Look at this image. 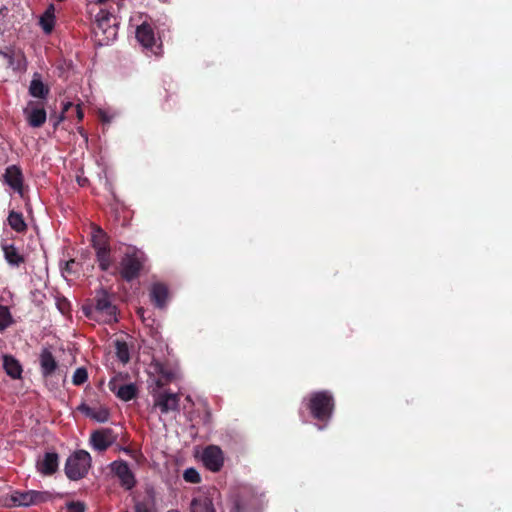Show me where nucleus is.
<instances>
[{"label": "nucleus", "mask_w": 512, "mask_h": 512, "mask_svg": "<svg viewBox=\"0 0 512 512\" xmlns=\"http://www.w3.org/2000/svg\"><path fill=\"white\" fill-rule=\"evenodd\" d=\"M110 412L105 407H100L98 409H93L90 418L94 419L97 422L105 423L109 420Z\"/></svg>", "instance_id": "nucleus-32"}, {"label": "nucleus", "mask_w": 512, "mask_h": 512, "mask_svg": "<svg viewBox=\"0 0 512 512\" xmlns=\"http://www.w3.org/2000/svg\"><path fill=\"white\" fill-rule=\"evenodd\" d=\"M96 252V259L101 271H108L113 265V258L111 256V248H104Z\"/></svg>", "instance_id": "nucleus-26"}, {"label": "nucleus", "mask_w": 512, "mask_h": 512, "mask_svg": "<svg viewBox=\"0 0 512 512\" xmlns=\"http://www.w3.org/2000/svg\"><path fill=\"white\" fill-rule=\"evenodd\" d=\"M155 370L159 374V376L166 380V382H171L174 378V373L167 369L163 364L157 363L155 365Z\"/></svg>", "instance_id": "nucleus-35"}, {"label": "nucleus", "mask_w": 512, "mask_h": 512, "mask_svg": "<svg viewBox=\"0 0 512 512\" xmlns=\"http://www.w3.org/2000/svg\"><path fill=\"white\" fill-rule=\"evenodd\" d=\"M91 456L85 450H77L70 455L65 463V474L68 479L77 481L84 478L91 467Z\"/></svg>", "instance_id": "nucleus-3"}, {"label": "nucleus", "mask_w": 512, "mask_h": 512, "mask_svg": "<svg viewBox=\"0 0 512 512\" xmlns=\"http://www.w3.org/2000/svg\"><path fill=\"white\" fill-rule=\"evenodd\" d=\"M83 311L90 319L101 320L108 324L117 321V307L112 303L110 294L104 289H100L96 292L94 305L84 307Z\"/></svg>", "instance_id": "nucleus-2"}, {"label": "nucleus", "mask_w": 512, "mask_h": 512, "mask_svg": "<svg viewBox=\"0 0 512 512\" xmlns=\"http://www.w3.org/2000/svg\"><path fill=\"white\" fill-rule=\"evenodd\" d=\"M254 498L250 489L243 487L240 488L233 496L232 512H245L251 505V500Z\"/></svg>", "instance_id": "nucleus-15"}, {"label": "nucleus", "mask_w": 512, "mask_h": 512, "mask_svg": "<svg viewBox=\"0 0 512 512\" xmlns=\"http://www.w3.org/2000/svg\"><path fill=\"white\" fill-rule=\"evenodd\" d=\"M117 438L118 435L112 428H101L91 433L90 444L94 450L104 452L117 441Z\"/></svg>", "instance_id": "nucleus-6"}, {"label": "nucleus", "mask_w": 512, "mask_h": 512, "mask_svg": "<svg viewBox=\"0 0 512 512\" xmlns=\"http://www.w3.org/2000/svg\"><path fill=\"white\" fill-rule=\"evenodd\" d=\"M55 6L50 4L40 16L39 25L45 34H51L55 26Z\"/></svg>", "instance_id": "nucleus-21"}, {"label": "nucleus", "mask_w": 512, "mask_h": 512, "mask_svg": "<svg viewBox=\"0 0 512 512\" xmlns=\"http://www.w3.org/2000/svg\"><path fill=\"white\" fill-rule=\"evenodd\" d=\"M73 107L75 108V112H76V116H77L78 120L81 121L84 117V113L81 108V105L77 104L76 106L73 105Z\"/></svg>", "instance_id": "nucleus-40"}, {"label": "nucleus", "mask_w": 512, "mask_h": 512, "mask_svg": "<svg viewBox=\"0 0 512 512\" xmlns=\"http://www.w3.org/2000/svg\"><path fill=\"white\" fill-rule=\"evenodd\" d=\"M78 410L81 411L82 413H84L87 417H90L91 416V413L93 411V408L89 407L87 404L85 403H82L79 407H78Z\"/></svg>", "instance_id": "nucleus-39"}, {"label": "nucleus", "mask_w": 512, "mask_h": 512, "mask_svg": "<svg viewBox=\"0 0 512 512\" xmlns=\"http://www.w3.org/2000/svg\"><path fill=\"white\" fill-rule=\"evenodd\" d=\"M306 408L315 420L326 424L333 415L335 400L328 390L313 392L306 398Z\"/></svg>", "instance_id": "nucleus-1"}, {"label": "nucleus", "mask_w": 512, "mask_h": 512, "mask_svg": "<svg viewBox=\"0 0 512 512\" xmlns=\"http://www.w3.org/2000/svg\"><path fill=\"white\" fill-rule=\"evenodd\" d=\"M108 386L111 392L125 402L136 398L138 394V388L134 383L118 385L117 381L113 379L109 382Z\"/></svg>", "instance_id": "nucleus-13"}, {"label": "nucleus", "mask_w": 512, "mask_h": 512, "mask_svg": "<svg viewBox=\"0 0 512 512\" xmlns=\"http://www.w3.org/2000/svg\"><path fill=\"white\" fill-rule=\"evenodd\" d=\"M91 243L95 251L110 247L107 233L99 226L93 227Z\"/></svg>", "instance_id": "nucleus-24"}, {"label": "nucleus", "mask_w": 512, "mask_h": 512, "mask_svg": "<svg viewBox=\"0 0 512 512\" xmlns=\"http://www.w3.org/2000/svg\"><path fill=\"white\" fill-rule=\"evenodd\" d=\"M154 406L158 407L163 414H167L171 411L179 410V395L177 393H171L169 391L155 392L153 393Z\"/></svg>", "instance_id": "nucleus-9"}, {"label": "nucleus", "mask_w": 512, "mask_h": 512, "mask_svg": "<svg viewBox=\"0 0 512 512\" xmlns=\"http://www.w3.org/2000/svg\"><path fill=\"white\" fill-rule=\"evenodd\" d=\"M109 0H94V2L96 4H105L106 2H108Z\"/></svg>", "instance_id": "nucleus-43"}, {"label": "nucleus", "mask_w": 512, "mask_h": 512, "mask_svg": "<svg viewBox=\"0 0 512 512\" xmlns=\"http://www.w3.org/2000/svg\"><path fill=\"white\" fill-rule=\"evenodd\" d=\"M202 461L208 470L219 472L224 465V453L219 446L208 445L203 450Z\"/></svg>", "instance_id": "nucleus-7"}, {"label": "nucleus", "mask_w": 512, "mask_h": 512, "mask_svg": "<svg viewBox=\"0 0 512 512\" xmlns=\"http://www.w3.org/2000/svg\"><path fill=\"white\" fill-rule=\"evenodd\" d=\"M136 39L144 48L149 49L155 55H159L155 48L160 49V46H156L154 30L150 24L144 22L137 27Z\"/></svg>", "instance_id": "nucleus-11"}, {"label": "nucleus", "mask_w": 512, "mask_h": 512, "mask_svg": "<svg viewBox=\"0 0 512 512\" xmlns=\"http://www.w3.org/2000/svg\"><path fill=\"white\" fill-rule=\"evenodd\" d=\"M77 265H78V263L76 262L75 259H70V260L66 261L65 266L62 268V273L68 274V275L76 274L77 273V269H76Z\"/></svg>", "instance_id": "nucleus-37"}, {"label": "nucleus", "mask_w": 512, "mask_h": 512, "mask_svg": "<svg viewBox=\"0 0 512 512\" xmlns=\"http://www.w3.org/2000/svg\"><path fill=\"white\" fill-rule=\"evenodd\" d=\"M12 324V316L9 308L4 305H0V331L5 330Z\"/></svg>", "instance_id": "nucleus-31"}, {"label": "nucleus", "mask_w": 512, "mask_h": 512, "mask_svg": "<svg viewBox=\"0 0 512 512\" xmlns=\"http://www.w3.org/2000/svg\"><path fill=\"white\" fill-rule=\"evenodd\" d=\"M31 497L32 505H39L42 503L52 501L55 498V495L49 491L31 490Z\"/></svg>", "instance_id": "nucleus-29"}, {"label": "nucleus", "mask_w": 512, "mask_h": 512, "mask_svg": "<svg viewBox=\"0 0 512 512\" xmlns=\"http://www.w3.org/2000/svg\"><path fill=\"white\" fill-rule=\"evenodd\" d=\"M144 253L133 248L129 249L122 257L119 265V274L127 282L136 279L143 268Z\"/></svg>", "instance_id": "nucleus-4"}, {"label": "nucleus", "mask_w": 512, "mask_h": 512, "mask_svg": "<svg viewBox=\"0 0 512 512\" xmlns=\"http://www.w3.org/2000/svg\"><path fill=\"white\" fill-rule=\"evenodd\" d=\"M87 380H88L87 369L84 367L77 368L73 374L72 383L76 386H80V385L84 384Z\"/></svg>", "instance_id": "nucleus-33"}, {"label": "nucleus", "mask_w": 512, "mask_h": 512, "mask_svg": "<svg viewBox=\"0 0 512 512\" xmlns=\"http://www.w3.org/2000/svg\"><path fill=\"white\" fill-rule=\"evenodd\" d=\"M70 108H73V103L67 102L63 105L62 112L57 115L56 113L50 114L49 120L52 123L53 130H57L60 123L65 119V113L69 111Z\"/></svg>", "instance_id": "nucleus-30"}, {"label": "nucleus", "mask_w": 512, "mask_h": 512, "mask_svg": "<svg viewBox=\"0 0 512 512\" xmlns=\"http://www.w3.org/2000/svg\"><path fill=\"white\" fill-rule=\"evenodd\" d=\"M183 479L192 484H198L201 482V476L195 468H187L183 473Z\"/></svg>", "instance_id": "nucleus-34"}, {"label": "nucleus", "mask_w": 512, "mask_h": 512, "mask_svg": "<svg viewBox=\"0 0 512 512\" xmlns=\"http://www.w3.org/2000/svg\"><path fill=\"white\" fill-rule=\"evenodd\" d=\"M49 92V87L42 82L38 74H35L30 82L29 94L35 98L46 99Z\"/></svg>", "instance_id": "nucleus-23"}, {"label": "nucleus", "mask_w": 512, "mask_h": 512, "mask_svg": "<svg viewBox=\"0 0 512 512\" xmlns=\"http://www.w3.org/2000/svg\"><path fill=\"white\" fill-rule=\"evenodd\" d=\"M69 512H85L86 505L81 501H71L66 504Z\"/></svg>", "instance_id": "nucleus-36"}, {"label": "nucleus", "mask_w": 512, "mask_h": 512, "mask_svg": "<svg viewBox=\"0 0 512 512\" xmlns=\"http://www.w3.org/2000/svg\"><path fill=\"white\" fill-rule=\"evenodd\" d=\"M8 8L6 7H3L0 9V34H2L5 30V25H6V17L8 15Z\"/></svg>", "instance_id": "nucleus-38"}, {"label": "nucleus", "mask_w": 512, "mask_h": 512, "mask_svg": "<svg viewBox=\"0 0 512 512\" xmlns=\"http://www.w3.org/2000/svg\"><path fill=\"white\" fill-rule=\"evenodd\" d=\"M4 181L20 196H23L24 178H23V173H22V170L20 169V167H18L16 165L8 166L5 170Z\"/></svg>", "instance_id": "nucleus-12"}, {"label": "nucleus", "mask_w": 512, "mask_h": 512, "mask_svg": "<svg viewBox=\"0 0 512 512\" xmlns=\"http://www.w3.org/2000/svg\"><path fill=\"white\" fill-rule=\"evenodd\" d=\"M7 220L8 224L14 231L18 233H24L27 230V224L25 223L22 213L11 211Z\"/></svg>", "instance_id": "nucleus-25"}, {"label": "nucleus", "mask_w": 512, "mask_h": 512, "mask_svg": "<svg viewBox=\"0 0 512 512\" xmlns=\"http://www.w3.org/2000/svg\"><path fill=\"white\" fill-rule=\"evenodd\" d=\"M41 374L43 377L51 376L57 369L58 363L48 348L42 349L39 357Z\"/></svg>", "instance_id": "nucleus-17"}, {"label": "nucleus", "mask_w": 512, "mask_h": 512, "mask_svg": "<svg viewBox=\"0 0 512 512\" xmlns=\"http://www.w3.org/2000/svg\"><path fill=\"white\" fill-rule=\"evenodd\" d=\"M113 17V15L104 9H100L99 12L95 16V34L98 36L99 31L102 32V34L106 35V44H108L109 41L114 40L117 35V30L115 25L110 24V20Z\"/></svg>", "instance_id": "nucleus-8"}, {"label": "nucleus", "mask_w": 512, "mask_h": 512, "mask_svg": "<svg viewBox=\"0 0 512 512\" xmlns=\"http://www.w3.org/2000/svg\"><path fill=\"white\" fill-rule=\"evenodd\" d=\"M23 114L28 125L32 128H40L47 120V112L44 103L30 100L23 109Z\"/></svg>", "instance_id": "nucleus-5"}, {"label": "nucleus", "mask_w": 512, "mask_h": 512, "mask_svg": "<svg viewBox=\"0 0 512 512\" xmlns=\"http://www.w3.org/2000/svg\"><path fill=\"white\" fill-rule=\"evenodd\" d=\"M111 469L115 476L118 477L121 486L125 490H131L136 485V479L131 471L128 463L123 460L114 461L111 464Z\"/></svg>", "instance_id": "nucleus-10"}, {"label": "nucleus", "mask_w": 512, "mask_h": 512, "mask_svg": "<svg viewBox=\"0 0 512 512\" xmlns=\"http://www.w3.org/2000/svg\"><path fill=\"white\" fill-rule=\"evenodd\" d=\"M115 349L118 360L121 361L123 364L128 363L130 360V353L127 343L122 340H116Z\"/></svg>", "instance_id": "nucleus-28"}, {"label": "nucleus", "mask_w": 512, "mask_h": 512, "mask_svg": "<svg viewBox=\"0 0 512 512\" xmlns=\"http://www.w3.org/2000/svg\"><path fill=\"white\" fill-rule=\"evenodd\" d=\"M0 56L6 61L7 67L18 70L24 59V55L20 50H16L11 46H5L0 49Z\"/></svg>", "instance_id": "nucleus-16"}, {"label": "nucleus", "mask_w": 512, "mask_h": 512, "mask_svg": "<svg viewBox=\"0 0 512 512\" xmlns=\"http://www.w3.org/2000/svg\"><path fill=\"white\" fill-rule=\"evenodd\" d=\"M169 382H166L165 379L159 377L156 381H155V385H156V388L157 389H161L163 388L166 384H168Z\"/></svg>", "instance_id": "nucleus-41"}, {"label": "nucleus", "mask_w": 512, "mask_h": 512, "mask_svg": "<svg viewBox=\"0 0 512 512\" xmlns=\"http://www.w3.org/2000/svg\"><path fill=\"white\" fill-rule=\"evenodd\" d=\"M2 250L4 253L5 260L8 262L9 265L19 267L21 264L25 262L24 256L13 244L2 245Z\"/></svg>", "instance_id": "nucleus-22"}, {"label": "nucleus", "mask_w": 512, "mask_h": 512, "mask_svg": "<svg viewBox=\"0 0 512 512\" xmlns=\"http://www.w3.org/2000/svg\"><path fill=\"white\" fill-rule=\"evenodd\" d=\"M150 297L157 308H164L169 297L168 287L163 283L153 284L150 290Z\"/></svg>", "instance_id": "nucleus-18"}, {"label": "nucleus", "mask_w": 512, "mask_h": 512, "mask_svg": "<svg viewBox=\"0 0 512 512\" xmlns=\"http://www.w3.org/2000/svg\"><path fill=\"white\" fill-rule=\"evenodd\" d=\"M3 368L6 374L10 376L12 379H20L22 377V365L12 355L3 356Z\"/></svg>", "instance_id": "nucleus-20"}, {"label": "nucleus", "mask_w": 512, "mask_h": 512, "mask_svg": "<svg viewBox=\"0 0 512 512\" xmlns=\"http://www.w3.org/2000/svg\"><path fill=\"white\" fill-rule=\"evenodd\" d=\"M59 456L55 452H46L41 460L37 461V470L43 475H52L58 470Z\"/></svg>", "instance_id": "nucleus-14"}, {"label": "nucleus", "mask_w": 512, "mask_h": 512, "mask_svg": "<svg viewBox=\"0 0 512 512\" xmlns=\"http://www.w3.org/2000/svg\"><path fill=\"white\" fill-rule=\"evenodd\" d=\"M11 501L14 506H31L32 497L31 490L28 491H14L11 495Z\"/></svg>", "instance_id": "nucleus-27"}, {"label": "nucleus", "mask_w": 512, "mask_h": 512, "mask_svg": "<svg viewBox=\"0 0 512 512\" xmlns=\"http://www.w3.org/2000/svg\"><path fill=\"white\" fill-rule=\"evenodd\" d=\"M78 131H79V133H80L82 136H84L85 138H87V135H86V133H85V131H84L83 127H79V128H78Z\"/></svg>", "instance_id": "nucleus-42"}, {"label": "nucleus", "mask_w": 512, "mask_h": 512, "mask_svg": "<svg viewBox=\"0 0 512 512\" xmlns=\"http://www.w3.org/2000/svg\"><path fill=\"white\" fill-rule=\"evenodd\" d=\"M190 512H215L212 498L206 494L194 497L190 503Z\"/></svg>", "instance_id": "nucleus-19"}, {"label": "nucleus", "mask_w": 512, "mask_h": 512, "mask_svg": "<svg viewBox=\"0 0 512 512\" xmlns=\"http://www.w3.org/2000/svg\"><path fill=\"white\" fill-rule=\"evenodd\" d=\"M167 512H179L178 510H169Z\"/></svg>", "instance_id": "nucleus-44"}]
</instances>
